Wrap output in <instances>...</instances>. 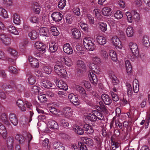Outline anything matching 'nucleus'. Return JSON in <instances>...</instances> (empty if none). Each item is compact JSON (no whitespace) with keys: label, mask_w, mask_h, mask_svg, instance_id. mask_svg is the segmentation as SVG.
I'll use <instances>...</instances> for the list:
<instances>
[{"label":"nucleus","mask_w":150,"mask_h":150,"mask_svg":"<svg viewBox=\"0 0 150 150\" xmlns=\"http://www.w3.org/2000/svg\"><path fill=\"white\" fill-rule=\"evenodd\" d=\"M38 98L41 103H45L47 101V98L45 94L39 95Z\"/></svg>","instance_id":"nucleus-60"},{"label":"nucleus","mask_w":150,"mask_h":150,"mask_svg":"<svg viewBox=\"0 0 150 150\" xmlns=\"http://www.w3.org/2000/svg\"><path fill=\"white\" fill-rule=\"evenodd\" d=\"M8 31L10 33L16 35H19V32L16 28L12 25H9L7 28Z\"/></svg>","instance_id":"nucleus-24"},{"label":"nucleus","mask_w":150,"mask_h":150,"mask_svg":"<svg viewBox=\"0 0 150 150\" xmlns=\"http://www.w3.org/2000/svg\"><path fill=\"white\" fill-rule=\"evenodd\" d=\"M49 48L50 52L52 53H53L56 52L58 49L57 45H55V44L53 42L50 43Z\"/></svg>","instance_id":"nucleus-34"},{"label":"nucleus","mask_w":150,"mask_h":150,"mask_svg":"<svg viewBox=\"0 0 150 150\" xmlns=\"http://www.w3.org/2000/svg\"><path fill=\"white\" fill-rule=\"evenodd\" d=\"M59 124L64 128L67 127L69 125L68 122L65 120L63 118H62L59 120Z\"/></svg>","instance_id":"nucleus-53"},{"label":"nucleus","mask_w":150,"mask_h":150,"mask_svg":"<svg viewBox=\"0 0 150 150\" xmlns=\"http://www.w3.org/2000/svg\"><path fill=\"white\" fill-rule=\"evenodd\" d=\"M41 85L42 87L46 88H50L52 86L51 82L47 80L43 81Z\"/></svg>","instance_id":"nucleus-42"},{"label":"nucleus","mask_w":150,"mask_h":150,"mask_svg":"<svg viewBox=\"0 0 150 150\" xmlns=\"http://www.w3.org/2000/svg\"><path fill=\"white\" fill-rule=\"evenodd\" d=\"M99 28L103 32H105L107 30V25L104 22H100L98 24Z\"/></svg>","instance_id":"nucleus-35"},{"label":"nucleus","mask_w":150,"mask_h":150,"mask_svg":"<svg viewBox=\"0 0 150 150\" xmlns=\"http://www.w3.org/2000/svg\"><path fill=\"white\" fill-rule=\"evenodd\" d=\"M53 147L57 150H65V148L60 143L55 142L53 145Z\"/></svg>","instance_id":"nucleus-31"},{"label":"nucleus","mask_w":150,"mask_h":150,"mask_svg":"<svg viewBox=\"0 0 150 150\" xmlns=\"http://www.w3.org/2000/svg\"><path fill=\"white\" fill-rule=\"evenodd\" d=\"M35 47L39 52H36L35 53V55L36 57H40L42 55L41 51H45L46 48V46L43 43L40 42H37L35 44Z\"/></svg>","instance_id":"nucleus-3"},{"label":"nucleus","mask_w":150,"mask_h":150,"mask_svg":"<svg viewBox=\"0 0 150 150\" xmlns=\"http://www.w3.org/2000/svg\"><path fill=\"white\" fill-rule=\"evenodd\" d=\"M85 67L86 65L83 61L80 60L77 61L76 63V68L78 69L79 70H81V69H85Z\"/></svg>","instance_id":"nucleus-37"},{"label":"nucleus","mask_w":150,"mask_h":150,"mask_svg":"<svg viewBox=\"0 0 150 150\" xmlns=\"http://www.w3.org/2000/svg\"><path fill=\"white\" fill-rule=\"evenodd\" d=\"M27 76L28 77V81L30 84L33 85L36 82L35 78L30 73L27 75Z\"/></svg>","instance_id":"nucleus-41"},{"label":"nucleus","mask_w":150,"mask_h":150,"mask_svg":"<svg viewBox=\"0 0 150 150\" xmlns=\"http://www.w3.org/2000/svg\"><path fill=\"white\" fill-rule=\"evenodd\" d=\"M33 10L35 13L39 14L40 11V6L37 3L34 4L33 6Z\"/></svg>","instance_id":"nucleus-44"},{"label":"nucleus","mask_w":150,"mask_h":150,"mask_svg":"<svg viewBox=\"0 0 150 150\" xmlns=\"http://www.w3.org/2000/svg\"><path fill=\"white\" fill-rule=\"evenodd\" d=\"M13 138L9 137L7 139V144L8 150H13Z\"/></svg>","instance_id":"nucleus-28"},{"label":"nucleus","mask_w":150,"mask_h":150,"mask_svg":"<svg viewBox=\"0 0 150 150\" xmlns=\"http://www.w3.org/2000/svg\"><path fill=\"white\" fill-rule=\"evenodd\" d=\"M109 54L112 60L115 62L117 61L116 53L113 50H110Z\"/></svg>","instance_id":"nucleus-40"},{"label":"nucleus","mask_w":150,"mask_h":150,"mask_svg":"<svg viewBox=\"0 0 150 150\" xmlns=\"http://www.w3.org/2000/svg\"><path fill=\"white\" fill-rule=\"evenodd\" d=\"M12 17L14 23L16 25H20L21 21L18 14L16 13H14Z\"/></svg>","instance_id":"nucleus-17"},{"label":"nucleus","mask_w":150,"mask_h":150,"mask_svg":"<svg viewBox=\"0 0 150 150\" xmlns=\"http://www.w3.org/2000/svg\"><path fill=\"white\" fill-rule=\"evenodd\" d=\"M111 43L116 49H121L122 45L120 39L116 36H114L111 39Z\"/></svg>","instance_id":"nucleus-6"},{"label":"nucleus","mask_w":150,"mask_h":150,"mask_svg":"<svg viewBox=\"0 0 150 150\" xmlns=\"http://www.w3.org/2000/svg\"><path fill=\"white\" fill-rule=\"evenodd\" d=\"M28 36L31 40H35L38 37V33L35 30H32L28 33Z\"/></svg>","instance_id":"nucleus-33"},{"label":"nucleus","mask_w":150,"mask_h":150,"mask_svg":"<svg viewBox=\"0 0 150 150\" xmlns=\"http://www.w3.org/2000/svg\"><path fill=\"white\" fill-rule=\"evenodd\" d=\"M97 42L100 45H103L106 43L105 38L102 36L98 35L96 37Z\"/></svg>","instance_id":"nucleus-32"},{"label":"nucleus","mask_w":150,"mask_h":150,"mask_svg":"<svg viewBox=\"0 0 150 150\" xmlns=\"http://www.w3.org/2000/svg\"><path fill=\"white\" fill-rule=\"evenodd\" d=\"M83 130L88 134H91L94 132L92 127L88 124H86L83 126Z\"/></svg>","instance_id":"nucleus-22"},{"label":"nucleus","mask_w":150,"mask_h":150,"mask_svg":"<svg viewBox=\"0 0 150 150\" xmlns=\"http://www.w3.org/2000/svg\"><path fill=\"white\" fill-rule=\"evenodd\" d=\"M71 34L73 38L75 39H79L81 36L80 31L76 28L72 29L71 31Z\"/></svg>","instance_id":"nucleus-13"},{"label":"nucleus","mask_w":150,"mask_h":150,"mask_svg":"<svg viewBox=\"0 0 150 150\" xmlns=\"http://www.w3.org/2000/svg\"><path fill=\"white\" fill-rule=\"evenodd\" d=\"M66 1L65 0H60L58 3V6L59 8L63 9L66 5Z\"/></svg>","instance_id":"nucleus-59"},{"label":"nucleus","mask_w":150,"mask_h":150,"mask_svg":"<svg viewBox=\"0 0 150 150\" xmlns=\"http://www.w3.org/2000/svg\"><path fill=\"white\" fill-rule=\"evenodd\" d=\"M90 71L88 73L89 79L92 83L95 85L97 83V78L96 75L94 72L97 74L100 73V70L98 67H97L94 63H91L89 65Z\"/></svg>","instance_id":"nucleus-1"},{"label":"nucleus","mask_w":150,"mask_h":150,"mask_svg":"<svg viewBox=\"0 0 150 150\" xmlns=\"http://www.w3.org/2000/svg\"><path fill=\"white\" fill-rule=\"evenodd\" d=\"M0 134L4 139H6L7 136V132L5 127L0 122Z\"/></svg>","instance_id":"nucleus-23"},{"label":"nucleus","mask_w":150,"mask_h":150,"mask_svg":"<svg viewBox=\"0 0 150 150\" xmlns=\"http://www.w3.org/2000/svg\"><path fill=\"white\" fill-rule=\"evenodd\" d=\"M125 64L127 73L129 75L132 72V66L130 62L128 60H126L125 62Z\"/></svg>","instance_id":"nucleus-29"},{"label":"nucleus","mask_w":150,"mask_h":150,"mask_svg":"<svg viewBox=\"0 0 150 150\" xmlns=\"http://www.w3.org/2000/svg\"><path fill=\"white\" fill-rule=\"evenodd\" d=\"M101 11L103 15L106 16L110 17L113 14L112 10L110 7H106L103 8Z\"/></svg>","instance_id":"nucleus-11"},{"label":"nucleus","mask_w":150,"mask_h":150,"mask_svg":"<svg viewBox=\"0 0 150 150\" xmlns=\"http://www.w3.org/2000/svg\"><path fill=\"white\" fill-rule=\"evenodd\" d=\"M86 19L89 23L91 24H93L94 23V19L92 16L90 14L87 15Z\"/></svg>","instance_id":"nucleus-62"},{"label":"nucleus","mask_w":150,"mask_h":150,"mask_svg":"<svg viewBox=\"0 0 150 150\" xmlns=\"http://www.w3.org/2000/svg\"><path fill=\"white\" fill-rule=\"evenodd\" d=\"M97 117L91 113H89L86 116V119L91 121H95L97 120Z\"/></svg>","instance_id":"nucleus-45"},{"label":"nucleus","mask_w":150,"mask_h":150,"mask_svg":"<svg viewBox=\"0 0 150 150\" xmlns=\"http://www.w3.org/2000/svg\"><path fill=\"white\" fill-rule=\"evenodd\" d=\"M16 104L20 110L23 112L26 111V108L24 105L23 101L21 99H18L16 101Z\"/></svg>","instance_id":"nucleus-25"},{"label":"nucleus","mask_w":150,"mask_h":150,"mask_svg":"<svg viewBox=\"0 0 150 150\" xmlns=\"http://www.w3.org/2000/svg\"><path fill=\"white\" fill-rule=\"evenodd\" d=\"M74 19V17L72 15L68 14L67 15L66 18V22L69 24H71Z\"/></svg>","instance_id":"nucleus-51"},{"label":"nucleus","mask_w":150,"mask_h":150,"mask_svg":"<svg viewBox=\"0 0 150 150\" xmlns=\"http://www.w3.org/2000/svg\"><path fill=\"white\" fill-rule=\"evenodd\" d=\"M125 32L127 37L130 38L134 36V30L132 27L130 26H128L126 28Z\"/></svg>","instance_id":"nucleus-16"},{"label":"nucleus","mask_w":150,"mask_h":150,"mask_svg":"<svg viewBox=\"0 0 150 150\" xmlns=\"http://www.w3.org/2000/svg\"><path fill=\"white\" fill-rule=\"evenodd\" d=\"M57 86L59 88L64 90H67L68 86L66 83L62 80L58 81Z\"/></svg>","instance_id":"nucleus-21"},{"label":"nucleus","mask_w":150,"mask_h":150,"mask_svg":"<svg viewBox=\"0 0 150 150\" xmlns=\"http://www.w3.org/2000/svg\"><path fill=\"white\" fill-rule=\"evenodd\" d=\"M133 18L135 21H138L140 18V16L139 13L136 10L133 9L131 11Z\"/></svg>","instance_id":"nucleus-27"},{"label":"nucleus","mask_w":150,"mask_h":150,"mask_svg":"<svg viewBox=\"0 0 150 150\" xmlns=\"http://www.w3.org/2000/svg\"><path fill=\"white\" fill-rule=\"evenodd\" d=\"M28 60L30 65L33 67L38 68L39 67V62L36 58L31 56H29L28 58Z\"/></svg>","instance_id":"nucleus-14"},{"label":"nucleus","mask_w":150,"mask_h":150,"mask_svg":"<svg viewBox=\"0 0 150 150\" xmlns=\"http://www.w3.org/2000/svg\"><path fill=\"white\" fill-rule=\"evenodd\" d=\"M63 49L64 52L69 55L73 53V50L69 43L65 44L63 46Z\"/></svg>","instance_id":"nucleus-15"},{"label":"nucleus","mask_w":150,"mask_h":150,"mask_svg":"<svg viewBox=\"0 0 150 150\" xmlns=\"http://www.w3.org/2000/svg\"><path fill=\"white\" fill-rule=\"evenodd\" d=\"M50 116L51 115H40L38 116V118L40 120L46 122L47 123L48 121V120L50 119Z\"/></svg>","instance_id":"nucleus-43"},{"label":"nucleus","mask_w":150,"mask_h":150,"mask_svg":"<svg viewBox=\"0 0 150 150\" xmlns=\"http://www.w3.org/2000/svg\"><path fill=\"white\" fill-rule=\"evenodd\" d=\"M133 90L134 93H137L139 91V86L138 80L136 79L134 80L133 83Z\"/></svg>","instance_id":"nucleus-30"},{"label":"nucleus","mask_w":150,"mask_h":150,"mask_svg":"<svg viewBox=\"0 0 150 150\" xmlns=\"http://www.w3.org/2000/svg\"><path fill=\"white\" fill-rule=\"evenodd\" d=\"M84 85L86 90L88 91H91L92 88L90 83L88 81H85L83 82Z\"/></svg>","instance_id":"nucleus-63"},{"label":"nucleus","mask_w":150,"mask_h":150,"mask_svg":"<svg viewBox=\"0 0 150 150\" xmlns=\"http://www.w3.org/2000/svg\"><path fill=\"white\" fill-rule=\"evenodd\" d=\"M15 139L20 144L23 143L24 141L23 136L20 134H17L15 137Z\"/></svg>","instance_id":"nucleus-55"},{"label":"nucleus","mask_w":150,"mask_h":150,"mask_svg":"<svg viewBox=\"0 0 150 150\" xmlns=\"http://www.w3.org/2000/svg\"><path fill=\"white\" fill-rule=\"evenodd\" d=\"M64 113L65 117L67 118L73 117L75 116V114H73V111L69 107L64 108Z\"/></svg>","instance_id":"nucleus-8"},{"label":"nucleus","mask_w":150,"mask_h":150,"mask_svg":"<svg viewBox=\"0 0 150 150\" xmlns=\"http://www.w3.org/2000/svg\"><path fill=\"white\" fill-rule=\"evenodd\" d=\"M142 43L143 45L146 47L149 46L150 43L148 38L146 37H143L142 40Z\"/></svg>","instance_id":"nucleus-61"},{"label":"nucleus","mask_w":150,"mask_h":150,"mask_svg":"<svg viewBox=\"0 0 150 150\" xmlns=\"http://www.w3.org/2000/svg\"><path fill=\"white\" fill-rule=\"evenodd\" d=\"M61 60L62 62H64L65 65L67 66L70 67L72 64V62L71 59L69 57H62L61 58Z\"/></svg>","instance_id":"nucleus-18"},{"label":"nucleus","mask_w":150,"mask_h":150,"mask_svg":"<svg viewBox=\"0 0 150 150\" xmlns=\"http://www.w3.org/2000/svg\"><path fill=\"white\" fill-rule=\"evenodd\" d=\"M80 25L81 28L84 31L87 32L88 31V25L83 22H81L79 23Z\"/></svg>","instance_id":"nucleus-56"},{"label":"nucleus","mask_w":150,"mask_h":150,"mask_svg":"<svg viewBox=\"0 0 150 150\" xmlns=\"http://www.w3.org/2000/svg\"><path fill=\"white\" fill-rule=\"evenodd\" d=\"M50 31L52 34L54 36H57L59 34V33L57 28L54 26H52L51 27Z\"/></svg>","instance_id":"nucleus-47"},{"label":"nucleus","mask_w":150,"mask_h":150,"mask_svg":"<svg viewBox=\"0 0 150 150\" xmlns=\"http://www.w3.org/2000/svg\"><path fill=\"white\" fill-rule=\"evenodd\" d=\"M127 92L128 95L131 96L132 93V86L131 84L129 83H126V84Z\"/></svg>","instance_id":"nucleus-57"},{"label":"nucleus","mask_w":150,"mask_h":150,"mask_svg":"<svg viewBox=\"0 0 150 150\" xmlns=\"http://www.w3.org/2000/svg\"><path fill=\"white\" fill-rule=\"evenodd\" d=\"M7 50L12 56L14 57H17L18 56V52L15 50L9 47L8 48Z\"/></svg>","instance_id":"nucleus-46"},{"label":"nucleus","mask_w":150,"mask_h":150,"mask_svg":"<svg viewBox=\"0 0 150 150\" xmlns=\"http://www.w3.org/2000/svg\"><path fill=\"white\" fill-rule=\"evenodd\" d=\"M54 70L58 76L63 78H65L66 76L67 72L62 65H55L54 67Z\"/></svg>","instance_id":"nucleus-4"},{"label":"nucleus","mask_w":150,"mask_h":150,"mask_svg":"<svg viewBox=\"0 0 150 150\" xmlns=\"http://www.w3.org/2000/svg\"><path fill=\"white\" fill-rule=\"evenodd\" d=\"M91 41L88 38H86L83 40V44L85 48L88 51H92L95 49L96 45L94 42Z\"/></svg>","instance_id":"nucleus-2"},{"label":"nucleus","mask_w":150,"mask_h":150,"mask_svg":"<svg viewBox=\"0 0 150 150\" xmlns=\"http://www.w3.org/2000/svg\"><path fill=\"white\" fill-rule=\"evenodd\" d=\"M68 98L71 102L75 105H78L79 104V101L78 97L73 93L69 94Z\"/></svg>","instance_id":"nucleus-9"},{"label":"nucleus","mask_w":150,"mask_h":150,"mask_svg":"<svg viewBox=\"0 0 150 150\" xmlns=\"http://www.w3.org/2000/svg\"><path fill=\"white\" fill-rule=\"evenodd\" d=\"M76 89L84 97H87V94L86 93V91L84 88L79 85L76 86L75 87Z\"/></svg>","instance_id":"nucleus-39"},{"label":"nucleus","mask_w":150,"mask_h":150,"mask_svg":"<svg viewBox=\"0 0 150 150\" xmlns=\"http://www.w3.org/2000/svg\"><path fill=\"white\" fill-rule=\"evenodd\" d=\"M13 88L15 90L16 88L17 91L19 93L23 92L24 90V87L21 85H18L16 88L13 87Z\"/></svg>","instance_id":"nucleus-64"},{"label":"nucleus","mask_w":150,"mask_h":150,"mask_svg":"<svg viewBox=\"0 0 150 150\" xmlns=\"http://www.w3.org/2000/svg\"><path fill=\"white\" fill-rule=\"evenodd\" d=\"M9 119L11 122L14 126L17 125L18 123V120L16 115L11 113L9 115Z\"/></svg>","instance_id":"nucleus-20"},{"label":"nucleus","mask_w":150,"mask_h":150,"mask_svg":"<svg viewBox=\"0 0 150 150\" xmlns=\"http://www.w3.org/2000/svg\"><path fill=\"white\" fill-rule=\"evenodd\" d=\"M29 21L33 23H37L39 22V19L36 16L33 15L29 18Z\"/></svg>","instance_id":"nucleus-48"},{"label":"nucleus","mask_w":150,"mask_h":150,"mask_svg":"<svg viewBox=\"0 0 150 150\" xmlns=\"http://www.w3.org/2000/svg\"><path fill=\"white\" fill-rule=\"evenodd\" d=\"M43 69L45 74L48 75L51 74L53 70L52 67L49 65L44 66L43 67Z\"/></svg>","instance_id":"nucleus-38"},{"label":"nucleus","mask_w":150,"mask_h":150,"mask_svg":"<svg viewBox=\"0 0 150 150\" xmlns=\"http://www.w3.org/2000/svg\"><path fill=\"white\" fill-rule=\"evenodd\" d=\"M128 45L132 55L135 57H139V51L137 44L134 42H130L129 43Z\"/></svg>","instance_id":"nucleus-5"},{"label":"nucleus","mask_w":150,"mask_h":150,"mask_svg":"<svg viewBox=\"0 0 150 150\" xmlns=\"http://www.w3.org/2000/svg\"><path fill=\"white\" fill-rule=\"evenodd\" d=\"M51 17L53 21L55 22H59L62 20V15L59 12H54L52 13Z\"/></svg>","instance_id":"nucleus-10"},{"label":"nucleus","mask_w":150,"mask_h":150,"mask_svg":"<svg viewBox=\"0 0 150 150\" xmlns=\"http://www.w3.org/2000/svg\"><path fill=\"white\" fill-rule=\"evenodd\" d=\"M0 39L2 42L5 45H9L11 43V39L8 35H6L4 34L0 35Z\"/></svg>","instance_id":"nucleus-7"},{"label":"nucleus","mask_w":150,"mask_h":150,"mask_svg":"<svg viewBox=\"0 0 150 150\" xmlns=\"http://www.w3.org/2000/svg\"><path fill=\"white\" fill-rule=\"evenodd\" d=\"M42 145L46 149H49L50 148V144L48 139L45 138L42 142Z\"/></svg>","instance_id":"nucleus-58"},{"label":"nucleus","mask_w":150,"mask_h":150,"mask_svg":"<svg viewBox=\"0 0 150 150\" xmlns=\"http://www.w3.org/2000/svg\"><path fill=\"white\" fill-rule=\"evenodd\" d=\"M39 33L41 35L47 36L49 35L48 29L46 27L41 28L39 30Z\"/></svg>","instance_id":"nucleus-36"},{"label":"nucleus","mask_w":150,"mask_h":150,"mask_svg":"<svg viewBox=\"0 0 150 150\" xmlns=\"http://www.w3.org/2000/svg\"><path fill=\"white\" fill-rule=\"evenodd\" d=\"M47 125L50 129H58L59 128L58 123L51 119H50V120L48 121Z\"/></svg>","instance_id":"nucleus-12"},{"label":"nucleus","mask_w":150,"mask_h":150,"mask_svg":"<svg viewBox=\"0 0 150 150\" xmlns=\"http://www.w3.org/2000/svg\"><path fill=\"white\" fill-rule=\"evenodd\" d=\"M101 98L105 105H109L112 102V100L109 96L106 94H103L101 96Z\"/></svg>","instance_id":"nucleus-19"},{"label":"nucleus","mask_w":150,"mask_h":150,"mask_svg":"<svg viewBox=\"0 0 150 150\" xmlns=\"http://www.w3.org/2000/svg\"><path fill=\"white\" fill-rule=\"evenodd\" d=\"M114 17L117 19H121L123 17V14L121 11L118 10L114 13Z\"/></svg>","instance_id":"nucleus-54"},{"label":"nucleus","mask_w":150,"mask_h":150,"mask_svg":"<svg viewBox=\"0 0 150 150\" xmlns=\"http://www.w3.org/2000/svg\"><path fill=\"white\" fill-rule=\"evenodd\" d=\"M1 87L3 89H5V88H6V89H8L9 90H7V91L9 92H11L15 91L13 87L12 88L11 86L9 85L7 86V85L6 83L3 84L2 86Z\"/></svg>","instance_id":"nucleus-50"},{"label":"nucleus","mask_w":150,"mask_h":150,"mask_svg":"<svg viewBox=\"0 0 150 150\" xmlns=\"http://www.w3.org/2000/svg\"><path fill=\"white\" fill-rule=\"evenodd\" d=\"M73 130L75 133L79 135H82L84 133L83 130L77 125L74 126Z\"/></svg>","instance_id":"nucleus-26"},{"label":"nucleus","mask_w":150,"mask_h":150,"mask_svg":"<svg viewBox=\"0 0 150 150\" xmlns=\"http://www.w3.org/2000/svg\"><path fill=\"white\" fill-rule=\"evenodd\" d=\"M93 13L96 17L98 19H101L102 16L101 14V11L98 8H96L93 10Z\"/></svg>","instance_id":"nucleus-52"},{"label":"nucleus","mask_w":150,"mask_h":150,"mask_svg":"<svg viewBox=\"0 0 150 150\" xmlns=\"http://www.w3.org/2000/svg\"><path fill=\"white\" fill-rule=\"evenodd\" d=\"M0 15L5 18H8L7 11L2 8H0Z\"/></svg>","instance_id":"nucleus-49"}]
</instances>
